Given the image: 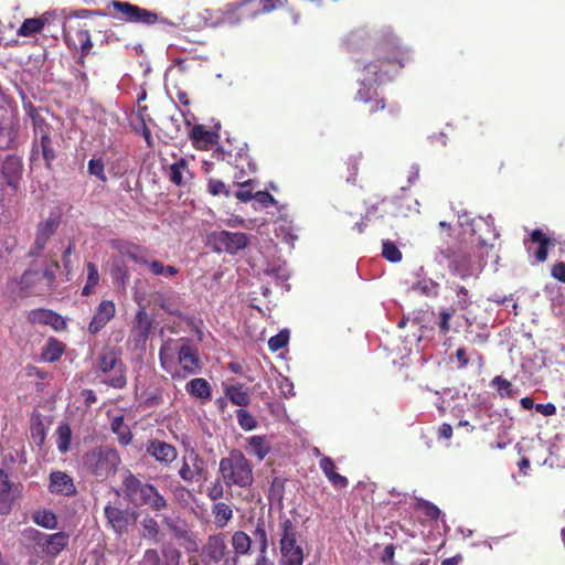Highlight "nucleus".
<instances>
[{
  "mask_svg": "<svg viewBox=\"0 0 565 565\" xmlns=\"http://www.w3.org/2000/svg\"><path fill=\"white\" fill-rule=\"evenodd\" d=\"M373 55L374 58L363 65L365 77L354 97L356 102L364 105V113L367 116H374L379 111L385 110L386 102L375 88L367 86L365 82L382 83L385 79H391L392 75L403 68L409 60L408 52L399 45L398 39L392 33H384L376 41Z\"/></svg>",
  "mask_w": 565,
  "mask_h": 565,
  "instance_id": "f257e3e1",
  "label": "nucleus"
},
{
  "mask_svg": "<svg viewBox=\"0 0 565 565\" xmlns=\"http://www.w3.org/2000/svg\"><path fill=\"white\" fill-rule=\"evenodd\" d=\"M81 465L85 473L104 481L116 475L121 458L118 450L110 446H96L82 456Z\"/></svg>",
  "mask_w": 565,
  "mask_h": 565,
  "instance_id": "f03ea898",
  "label": "nucleus"
},
{
  "mask_svg": "<svg viewBox=\"0 0 565 565\" xmlns=\"http://www.w3.org/2000/svg\"><path fill=\"white\" fill-rule=\"evenodd\" d=\"M218 471L224 483L228 487L238 486L246 488L253 483V469L245 456L237 450L231 452L228 457L220 460Z\"/></svg>",
  "mask_w": 565,
  "mask_h": 565,
  "instance_id": "7ed1b4c3",
  "label": "nucleus"
},
{
  "mask_svg": "<svg viewBox=\"0 0 565 565\" xmlns=\"http://www.w3.org/2000/svg\"><path fill=\"white\" fill-rule=\"evenodd\" d=\"M441 255L448 260L450 271L462 279L476 275L481 269L480 264L476 262L472 245L460 243L443 249Z\"/></svg>",
  "mask_w": 565,
  "mask_h": 565,
  "instance_id": "20e7f679",
  "label": "nucleus"
},
{
  "mask_svg": "<svg viewBox=\"0 0 565 565\" xmlns=\"http://www.w3.org/2000/svg\"><path fill=\"white\" fill-rule=\"evenodd\" d=\"M279 547L285 565H302L303 550L297 544V525L288 518H280Z\"/></svg>",
  "mask_w": 565,
  "mask_h": 565,
  "instance_id": "39448f33",
  "label": "nucleus"
},
{
  "mask_svg": "<svg viewBox=\"0 0 565 565\" xmlns=\"http://www.w3.org/2000/svg\"><path fill=\"white\" fill-rule=\"evenodd\" d=\"M161 365L173 376L196 374L202 367L200 355H159Z\"/></svg>",
  "mask_w": 565,
  "mask_h": 565,
  "instance_id": "423d86ee",
  "label": "nucleus"
},
{
  "mask_svg": "<svg viewBox=\"0 0 565 565\" xmlns=\"http://www.w3.org/2000/svg\"><path fill=\"white\" fill-rule=\"evenodd\" d=\"M110 6L118 14L117 17L125 22L152 25L158 21V14L156 12L131 4L130 2L114 0L110 2Z\"/></svg>",
  "mask_w": 565,
  "mask_h": 565,
  "instance_id": "0eeeda50",
  "label": "nucleus"
},
{
  "mask_svg": "<svg viewBox=\"0 0 565 565\" xmlns=\"http://www.w3.org/2000/svg\"><path fill=\"white\" fill-rule=\"evenodd\" d=\"M471 226V241L470 245L486 246L495 241L499 233L495 228L494 217L488 215L487 217L478 216L470 222Z\"/></svg>",
  "mask_w": 565,
  "mask_h": 565,
  "instance_id": "6e6552de",
  "label": "nucleus"
},
{
  "mask_svg": "<svg viewBox=\"0 0 565 565\" xmlns=\"http://www.w3.org/2000/svg\"><path fill=\"white\" fill-rule=\"evenodd\" d=\"M214 242L217 250L233 255L244 249L249 238L245 233L222 231L214 236Z\"/></svg>",
  "mask_w": 565,
  "mask_h": 565,
  "instance_id": "1a4fd4ad",
  "label": "nucleus"
},
{
  "mask_svg": "<svg viewBox=\"0 0 565 565\" xmlns=\"http://www.w3.org/2000/svg\"><path fill=\"white\" fill-rule=\"evenodd\" d=\"M109 245L121 256L129 258L137 265L148 264V248L128 239H111Z\"/></svg>",
  "mask_w": 565,
  "mask_h": 565,
  "instance_id": "9d476101",
  "label": "nucleus"
},
{
  "mask_svg": "<svg viewBox=\"0 0 565 565\" xmlns=\"http://www.w3.org/2000/svg\"><path fill=\"white\" fill-rule=\"evenodd\" d=\"M181 552L170 545L163 546L160 551L148 548L143 553V565H179Z\"/></svg>",
  "mask_w": 565,
  "mask_h": 565,
  "instance_id": "9b49d317",
  "label": "nucleus"
},
{
  "mask_svg": "<svg viewBox=\"0 0 565 565\" xmlns=\"http://www.w3.org/2000/svg\"><path fill=\"white\" fill-rule=\"evenodd\" d=\"M23 163L21 158L10 154L2 161L0 174L3 179L2 184H7L13 192L18 191L22 179Z\"/></svg>",
  "mask_w": 565,
  "mask_h": 565,
  "instance_id": "f8f14e48",
  "label": "nucleus"
},
{
  "mask_svg": "<svg viewBox=\"0 0 565 565\" xmlns=\"http://www.w3.org/2000/svg\"><path fill=\"white\" fill-rule=\"evenodd\" d=\"M154 320L149 317L145 307H140L135 316V324L132 327L134 341L136 349L145 350V344L152 331Z\"/></svg>",
  "mask_w": 565,
  "mask_h": 565,
  "instance_id": "ddd939ff",
  "label": "nucleus"
},
{
  "mask_svg": "<svg viewBox=\"0 0 565 565\" xmlns=\"http://www.w3.org/2000/svg\"><path fill=\"white\" fill-rule=\"evenodd\" d=\"M49 481V491L52 494L73 497L77 493L73 478L64 471H52Z\"/></svg>",
  "mask_w": 565,
  "mask_h": 565,
  "instance_id": "4468645a",
  "label": "nucleus"
},
{
  "mask_svg": "<svg viewBox=\"0 0 565 565\" xmlns=\"http://www.w3.org/2000/svg\"><path fill=\"white\" fill-rule=\"evenodd\" d=\"M203 471L202 459L192 450L188 456L182 458V465L178 473L184 482L192 483L202 477Z\"/></svg>",
  "mask_w": 565,
  "mask_h": 565,
  "instance_id": "2eb2a0df",
  "label": "nucleus"
},
{
  "mask_svg": "<svg viewBox=\"0 0 565 565\" xmlns=\"http://www.w3.org/2000/svg\"><path fill=\"white\" fill-rule=\"evenodd\" d=\"M28 319L33 324L50 326L56 331H62L66 328V320L57 312L39 308L31 310L28 315Z\"/></svg>",
  "mask_w": 565,
  "mask_h": 565,
  "instance_id": "dca6fc26",
  "label": "nucleus"
},
{
  "mask_svg": "<svg viewBox=\"0 0 565 565\" xmlns=\"http://www.w3.org/2000/svg\"><path fill=\"white\" fill-rule=\"evenodd\" d=\"M55 20H58L55 12H44L39 18H28L20 25L17 34L24 38L34 36L42 32L45 25L54 23Z\"/></svg>",
  "mask_w": 565,
  "mask_h": 565,
  "instance_id": "f3484780",
  "label": "nucleus"
},
{
  "mask_svg": "<svg viewBox=\"0 0 565 565\" xmlns=\"http://www.w3.org/2000/svg\"><path fill=\"white\" fill-rule=\"evenodd\" d=\"M167 177L177 186H186L194 178L193 172L190 170L189 161L180 157L167 169Z\"/></svg>",
  "mask_w": 565,
  "mask_h": 565,
  "instance_id": "a211bd4d",
  "label": "nucleus"
},
{
  "mask_svg": "<svg viewBox=\"0 0 565 565\" xmlns=\"http://www.w3.org/2000/svg\"><path fill=\"white\" fill-rule=\"evenodd\" d=\"M147 452L164 466H170L178 457V450L174 446L159 439L149 441Z\"/></svg>",
  "mask_w": 565,
  "mask_h": 565,
  "instance_id": "6ab92c4d",
  "label": "nucleus"
},
{
  "mask_svg": "<svg viewBox=\"0 0 565 565\" xmlns=\"http://www.w3.org/2000/svg\"><path fill=\"white\" fill-rule=\"evenodd\" d=\"M116 307L111 300H102L88 326L90 333H97L115 317Z\"/></svg>",
  "mask_w": 565,
  "mask_h": 565,
  "instance_id": "aec40b11",
  "label": "nucleus"
},
{
  "mask_svg": "<svg viewBox=\"0 0 565 565\" xmlns=\"http://www.w3.org/2000/svg\"><path fill=\"white\" fill-rule=\"evenodd\" d=\"M20 125L17 119L1 117L0 118V149H13L17 147V139Z\"/></svg>",
  "mask_w": 565,
  "mask_h": 565,
  "instance_id": "412c9836",
  "label": "nucleus"
},
{
  "mask_svg": "<svg viewBox=\"0 0 565 565\" xmlns=\"http://www.w3.org/2000/svg\"><path fill=\"white\" fill-rule=\"evenodd\" d=\"M58 222L53 218H49L45 222L39 223L35 233L34 245L30 249L31 256H38L45 247L50 237L56 232Z\"/></svg>",
  "mask_w": 565,
  "mask_h": 565,
  "instance_id": "4be33fe9",
  "label": "nucleus"
},
{
  "mask_svg": "<svg viewBox=\"0 0 565 565\" xmlns=\"http://www.w3.org/2000/svg\"><path fill=\"white\" fill-rule=\"evenodd\" d=\"M162 521L164 525L172 532L175 539L183 540L186 543H189V545L186 546L189 550H196V542L194 541L193 534L189 530L188 524L184 520L180 518L163 516Z\"/></svg>",
  "mask_w": 565,
  "mask_h": 565,
  "instance_id": "5701e85b",
  "label": "nucleus"
},
{
  "mask_svg": "<svg viewBox=\"0 0 565 565\" xmlns=\"http://www.w3.org/2000/svg\"><path fill=\"white\" fill-rule=\"evenodd\" d=\"M226 551L227 545L224 533H217L209 536L207 542L204 545V552L212 562L218 563L222 561Z\"/></svg>",
  "mask_w": 565,
  "mask_h": 565,
  "instance_id": "b1692460",
  "label": "nucleus"
},
{
  "mask_svg": "<svg viewBox=\"0 0 565 565\" xmlns=\"http://www.w3.org/2000/svg\"><path fill=\"white\" fill-rule=\"evenodd\" d=\"M190 140L195 149L205 150L210 145L216 142V135L206 130L203 125H195L189 134Z\"/></svg>",
  "mask_w": 565,
  "mask_h": 565,
  "instance_id": "393cba45",
  "label": "nucleus"
},
{
  "mask_svg": "<svg viewBox=\"0 0 565 565\" xmlns=\"http://www.w3.org/2000/svg\"><path fill=\"white\" fill-rule=\"evenodd\" d=\"M270 450L271 443L267 436L254 435L246 438V451L258 460L265 459Z\"/></svg>",
  "mask_w": 565,
  "mask_h": 565,
  "instance_id": "a878e982",
  "label": "nucleus"
},
{
  "mask_svg": "<svg viewBox=\"0 0 565 565\" xmlns=\"http://www.w3.org/2000/svg\"><path fill=\"white\" fill-rule=\"evenodd\" d=\"M104 512L108 524L116 533L121 534L127 531L128 514L126 511L107 504Z\"/></svg>",
  "mask_w": 565,
  "mask_h": 565,
  "instance_id": "bb28decb",
  "label": "nucleus"
},
{
  "mask_svg": "<svg viewBox=\"0 0 565 565\" xmlns=\"http://www.w3.org/2000/svg\"><path fill=\"white\" fill-rule=\"evenodd\" d=\"M68 534L65 532H57L49 534L43 552L51 557H56L68 544Z\"/></svg>",
  "mask_w": 565,
  "mask_h": 565,
  "instance_id": "cd10ccee",
  "label": "nucleus"
},
{
  "mask_svg": "<svg viewBox=\"0 0 565 565\" xmlns=\"http://www.w3.org/2000/svg\"><path fill=\"white\" fill-rule=\"evenodd\" d=\"M319 466L328 480L337 488H345L349 483L348 479L334 471V462L329 457H322Z\"/></svg>",
  "mask_w": 565,
  "mask_h": 565,
  "instance_id": "c85d7f7f",
  "label": "nucleus"
},
{
  "mask_svg": "<svg viewBox=\"0 0 565 565\" xmlns=\"http://www.w3.org/2000/svg\"><path fill=\"white\" fill-rule=\"evenodd\" d=\"M253 4L256 8L253 10V15L262 13H269L276 9L282 8L287 4V0H242L241 6Z\"/></svg>",
  "mask_w": 565,
  "mask_h": 565,
  "instance_id": "c756f323",
  "label": "nucleus"
},
{
  "mask_svg": "<svg viewBox=\"0 0 565 565\" xmlns=\"http://www.w3.org/2000/svg\"><path fill=\"white\" fill-rule=\"evenodd\" d=\"M38 138V147L33 150L32 149V157L39 151V148H41L42 156L45 161L46 168H52V162L56 158L55 150L53 148V141L51 138V135H44L39 136Z\"/></svg>",
  "mask_w": 565,
  "mask_h": 565,
  "instance_id": "7c9ffc66",
  "label": "nucleus"
},
{
  "mask_svg": "<svg viewBox=\"0 0 565 565\" xmlns=\"http://www.w3.org/2000/svg\"><path fill=\"white\" fill-rule=\"evenodd\" d=\"M546 366L545 355H524L521 367L530 376L539 374Z\"/></svg>",
  "mask_w": 565,
  "mask_h": 565,
  "instance_id": "2f4dec72",
  "label": "nucleus"
},
{
  "mask_svg": "<svg viewBox=\"0 0 565 565\" xmlns=\"http://www.w3.org/2000/svg\"><path fill=\"white\" fill-rule=\"evenodd\" d=\"M154 302L157 306H159L163 311L171 316L181 317L182 311L179 303V298L177 296H167L163 294H159Z\"/></svg>",
  "mask_w": 565,
  "mask_h": 565,
  "instance_id": "473e14b6",
  "label": "nucleus"
},
{
  "mask_svg": "<svg viewBox=\"0 0 565 565\" xmlns=\"http://www.w3.org/2000/svg\"><path fill=\"white\" fill-rule=\"evenodd\" d=\"M30 116L32 118V125L34 129L33 150L38 147V137L44 135H51V126L46 120L40 116L36 109L31 106Z\"/></svg>",
  "mask_w": 565,
  "mask_h": 565,
  "instance_id": "72a5a7b5",
  "label": "nucleus"
},
{
  "mask_svg": "<svg viewBox=\"0 0 565 565\" xmlns=\"http://www.w3.org/2000/svg\"><path fill=\"white\" fill-rule=\"evenodd\" d=\"M186 391L198 398L209 399L211 397V386L206 380L201 377L191 380L186 384Z\"/></svg>",
  "mask_w": 565,
  "mask_h": 565,
  "instance_id": "f704fd0d",
  "label": "nucleus"
},
{
  "mask_svg": "<svg viewBox=\"0 0 565 565\" xmlns=\"http://www.w3.org/2000/svg\"><path fill=\"white\" fill-rule=\"evenodd\" d=\"M11 487L8 475L0 469V513L2 514L8 513L11 509L9 500Z\"/></svg>",
  "mask_w": 565,
  "mask_h": 565,
  "instance_id": "c9c22d12",
  "label": "nucleus"
},
{
  "mask_svg": "<svg viewBox=\"0 0 565 565\" xmlns=\"http://www.w3.org/2000/svg\"><path fill=\"white\" fill-rule=\"evenodd\" d=\"M231 543L236 555L249 554L252 547V539L244 531L234 532Z\"/></svg>",
  "mask_w": 565,
  "mask_h": 565,
  "instance_id": "e433bc0d",
  "label": "nucleus"
},
{
  "mask_svg": "<svg viewBox=\"0 0 565 565\" xmlns=\"http://www.w3.org/2000/svg\"><path fill=\"white\" fill-rule=\"evenodd\" d=\"M456 299L452 301L451 309L452 311H466L468 310L472 303V296L469 290L460 285L456 286Z\"/></svg>",
  "mask_w": 565,
  "mask_h": 565,
  "instance_id": "4c0bfd02",
  "label": "nucleus"
},
{
  "mask_svg": "<svg viewBox=\"0 0 565 565\" xmlns=\"http://www.w3.org/2000/svg\"><path fill=\"white\" fill-rule=\"evenodd\" d=\"M531 242L539 244V247L535 250V258L539 262H544L547 257L550 238L543 233L542 230L536 228L531 233Z\"/></svg>",
  "mask_w": 565,
  "mask_h": 565,
  "instance_id": "58836bf2",
  "label": "nucleus"
},
{
  "mask_svg": "<svg viewBox=\"0 0 565 565\" xmlns=\"http://www.w3.org/2000/svg\"><path fill=\"white\" fill-rule=\"evenodd\" d=\"M214 515V523L218 529L226 526L228 521L233 518V510L224 502H217L212 509Z\"/></svg>",
  "mask_w": 565,
  "mask_h": 565,
  "instance_id": "ea45409f",
  "label": "nucleus"
},
{
  "mask_svg": "<svg viewBox=\"0 0 565 565\" xmlns=\"http://www.w3.org/2000/svg\"><path fill=\"white\" fill-rule=\"evenodd\" d=\"M143 484L145 483H142L131 471L127 470L125 472L122 486L125 493L130 501L136 499Z\"/></svg>",
  "mask_w": 565,
  "mask_h": 565,
  "instance_id": "a19ab883",
  "label": "nucleus"
},
{
  "mask_svg": "<svg viewBox=\"0 0 565 565\" xmlns=\"http://www.w3.org/2000/svg\"><path fill=\"white\" fill-rule=\"evenodd\" d=\"M253 535L258 543L259 554H267L268 550V535L266 531L265 520L263 518H258L255 523V529L253 531Z\"/></svg>",
  "mask_w": 565,
  "mask_h": 565,
  "instance_id": "79ce46f5",
  "label": "nucleus"
},
{
  "mask_svg": "<svg viewBox=\"0 0 565 565\" xmlns=\"http://www.w3.org/2000/svg\"><path fill=\"white\" fill-rule=\"evenodd\" d=\"M226 397L234 404L241 407L247 406L250 402L249 395L242 386H228L225 391Z\"/></svg>",
  "mask_w": 565,
  "mask_h": 565,
  "instance_id": "37998d69",
  "label": "nucleus"
},
{
  "mask_svg": "<svg viewBox=\"0 0 565 565\" xmlns=\"http://www.w3.org/2000/svg\"><path fill=\"white\" fill-rule=\"evenodd\" d=\"M33 522L44 529L53 530L57 525L56 515L50 510H39L33 513Z\"/></svg>",
  "mask_w": 565,
  "mask_h": 565,
  "instance_id": "c03bdc74",
  "label": "nucleus"
},
{
  "mask_svg": "<svg viewBox=\"0 0 565 565\" xmlns=\"http://www.w3.org/2000/svg\"><path fill=\"white\" fill-rule=\"evenodd\" d=\"M57 435V449L61 454H66L70 450L72 430L68 424H61L56 429Z\"/></svg>",
  "mask_w": 565,
  "mask_h": 565,
  "instance_id": "a18cd8bd",
  "label": "nucleus"
},
{
  "mask_svg": "<svg viewBox=\"0 0 565 565\" xmlns=\"http://www.w3.org/2000/svg\"><path fill=\"white\" fill-rule=\"evenodd\" d=\"M105 375L106 377L104 379V382L115 388H121L126 385L127 381L125 375V366L122 363Z\"/></svg>",
  "mask_w": 565,
  "mask_h": 565,
  "instance_id": "49530a36",
  "label": "nucleus"
},
{
  "mask_svg": "<svg viewBox=\"0 0 565 565\" xmlns=\"http://www.w3.org/2000/svg\"><path fill=\"white\" fill-rule=\"evenodd\" d=\"M235 416L241 428L246 431L255 429L258 425L256 418L244 408L236 409Z\"/></svg>",
  "mask_w": 565,
  "mask_h": 565,
  "instance_id": "de8ad7c7",
  "label": "nucleus"
},
{
  "mask_svg": "<svg viewBox=\"0 0 565 565\" xmlns=\"http://www.w3.org/2000/svg\"><path fill=\"white\" fill-rule=\"evenodd\" d=\"M30 433H31L32 441L39 447L43 446V444L45 441L46 431H45L44 424L42 423V420L39 417H36L35 419L32 420L31 427H30Z\"/></svg>",
  "mask_w": 565,
  "mask_h": 565,
  "instance_id": "09e8293b",
  "label": "nucleus"
},
{
  "mask_svg": "<svg viewBox=\"0 0 565 565\" xmlns=\"http://www.w3.org/2000/svg\"><path fill=\"white\" fill-rule=\"evenodd\" d=\"M382 256L391 263H398L403 257L402 252L392 241L383 242Z\"/></svg>",
  "mask_w": 565,
  "mask_h": 565,
  "instance_id": "8fccbe9b",
  "label": "nucleus"
},
{
  "mask_svg": "<svg viewBox=\"0 0 565 565\" xmlns=\"http://www.w3.org/2000/svg\"><path fill=\"white\" fill-rule=\"evenodd\" d=\"M290 339V332L287 329L281 330L277 334L273 335L268 340V347L271 351L276 352L278 350L284 349Z\"/></svg>",
  "mask_w": 565,
  "mask_h": 565,
  "instance_id": "3c124183",
  "label": "nucleus"
},
{
  "mask_svg": "<svg viewBox=\"0 0 565 565\" xmlns=\"http://www.w3.org/2000/svg\"><path fill=\"white\" fill-rule=\"evenodd\" d=\"M87 169L90 175L96 177L102 182L107 181V177L105 173V164L102 158H92L88 161Z\"/></svg>",
  "mask_w": 565,
  "mask_h": 565,
  "instance_id": "603ef678",
  "label": "nucleus"
},
{
  "mask_svg": "<svg viewBox=\"0 0 565 565\" xmlns=\"http://www.w3.org/2000/svg\"><path fill=\"white\" fill-rule=\"evenodd\" d=\"M207 192L213 196L223 194L224 196L228 198L231 195V191L225 185V183L213 178L207 180Z\"/></svg>",
  "mask_w": 565,
  "mask_h": 565,
  "instance_id": "864d4df0",
  "label": "nucleus"
},
{
  "mask_svg": "<svg viewBox=\"0 0 565 565\" xmlns=\"http://www.w3.org/2000/svg\"><path fill=\"white\" fill-rule=\"evenodd\" d=\"M416 508L424 510L425 515L430 520H437L441 515V511L437 505L424 499L417 500Z\"/></svg>",
  "mask_w": 565,
  "mask_h": 565,
  "instance_id": "5fc2aeb1",
  "label": "nucleus"
},
{
  "mask_svg": "<svg viewBox=\"0 0 565 565\" xmlns=\"http://www.w3.org/2000/svg\"><path fill=\"white\" fill-rule=\"evenodd\" d=\"M286 480L281 477H275L269 487V498L281 501L285 492Z\"/></svg>",
  "mask_w": 565,
  "mask_h": 565,
  "instance_id": "6e6d98bb",
  "label": "nucleus"
},
{
  "mask_svg": "<svg viewBox=\"0 0 565 565\" xmlns=\"http://www.w3.org/2000/svg\"><path fill=\"white\" fill-rule=\"evenodd\" d=\"M76 38L79 42L82 55H87L93 47L90 34L88 30H77Z\"/></svg>",
  "mask_w": 565,
  "mask_h": 565,
  "instance_id": "4d7b16f0",
  "label": "nucleus"
},
{
  "mask_svg": "<svg viewBox=\"0 0 565 565\" xmlns=\"http://www.w3.org/2000/svg\"><path fill=\"white\" fill-rule=\"evenodd\" d=\"M122 362L119 361L116 355H100L99 358V369L104 374H107L113 369L118 367Z\"/></svg>",
  "mask_w": 565,
  "mask_h": 565,
  "instance_id": "13d9d810",
  "label": "nucleus"
},
{
  "mask_svg": "<svg viewBox=\"0 0 565 565\" xmlns=\"http://www.w3.org/2000/svg\"><path fill=\"white\" fill-rule=\"evenodd\" d=\"M24 534L26 535V537L33 542H35V544L43 551L45 545L43 543H46V539L49 536V534H45L43 532H40L35 529H28L24 531Z\"/></svg>",
  "mask_w": 565,
  "mask_h": 565,
  "instance_id": "bf43d9fd",
  "label": "nucleus"
},
{
  "mask_svg": "<svg viewBox=\"0 0 565 565\" xmlns=\"http://www.w3.org/2000/svg\"><path fill=\"white\" fill-rule=\"evenodd\" d=\"M142 527L149 537L158 541L159 525L153 518H145L142 521Z\"/></svg>",
  "mask_w": 565,
  "mask_h": 565,
  "instance_id": "052dcab7",
  "label": "nucleus"
},
{
  "mask_svg": "<svg viewBox=\"0 0 565 565\" xmlns=\"http://www.w3.org/2000/svg\"><path fill=\"white\" fill-rule=\"evenodd\" d=\"M492 385L498 390L501 396H511L512 385L508 380L501 376H495L492 380Z\"/></svg>",
  "mask_w": 565,
  "mask_h": 565,
  "instance_id": "680f3d73",
  "label": "nucleus"
},
{
  "mask_svg": "<svg viewBox=\"0 0 565 565\" xmlns=\"http://www.w3.org/2000/svg\"><path fill=\"white\" fill-rule=\"evenodd\" d=\"M147 505H149L153 511H161L164 510L168 504L163 495L158 491V489H156Z\"/></svg>",
  "mask_w": 565,
  "mask_h": 565,
  "instance_id": "e2e57ef3",
  "label": "nucleus"
},
{
  "mask_svg": "<svg viewBox=\"0 0 565 565\" xmlns=\"http://www.w3.org/2000/svg\"><path fill=\"white\" fill-rule=\"evenodd\" d=\"M64 350H65V344L55 339V338H50L47 341H46V344L42 351V353H64Z\"/></svg>",
  "mask_w": 565,
  "mask_h": 565,
  "instance_id": "0e129e2a",
  "label": "nucleus"
},
{
  "mask_svg": "<svg viewBox=\"0 0 565 565\" xmlns=\"http://www.w3.org/2000/svg\"><path fill=\"white\" fill-rule=\"evenodd\" d=\"M86 269H87L86 282L97 286L99 284V273H98L97 265L92 262H88L86 264Z\"/></svg>",
  "mask_w": 565,
  "mask_h": 565,
  "instance_id": "69168bd1",
  "label": "nucleus"
},
{
  "mask_svg": "<svg viewBox=\"0 0 565 565\" xmlns=\"http://www.w3.org/2000/svg\"><path fill=\"white\" fill-rule=\"evenodd\" d=\"M455 311L452 309H446L440 312V320L438 322V327L440 332L447 333L449 331V321L452 318Z\"/></svg>",
  "mask_w": 565,
  "mask_h": 565,
  "instance_id": "338daca9",
  "label": "nucleus"
},
{
  "mask_svg": "<svg viewBox=\"0 0 565 565\" xmlns=\"http://www.w3.org/2000/svg\"><path fill=\"white\" fill-rule=\"evenodd\" d=\"M551 274L558 281L565 282V263H555L552 267Z\"/></svg>",
  "mask_w": 565,
  "mask_h": 565,
  "instance_id": "774afa93",
  "label": "nucleus"
}]
</instances>
